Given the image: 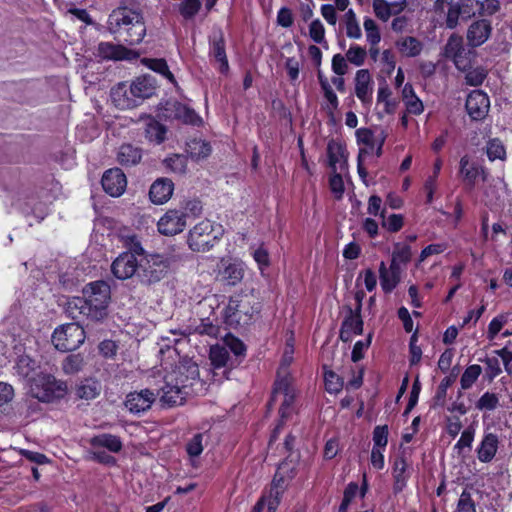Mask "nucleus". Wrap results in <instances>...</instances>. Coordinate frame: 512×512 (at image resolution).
<instances>
[{"label": "nucleus", "mask_w": 512, "mask_h": 512, "mask_svg": "<svg viewBox=\"0 0 512 512\" xmlns=\"http://www.w3.org/2000/svg\"><path fill=\"white\" fill-rule=\"evenodd\" d=\"M83 297H72L66 303V312L72 319L87 318L99 321L107 314L110 287L104 281H94L83 288Z\"/></svg>", "instance_id": "1"}, {"label": "nucleus", "mask_w": 512, "mask_h": 512, "mask_svg": "<svg viewBox=\"0 0 512 512\" xmlns=\"http://www.w3.org/2000/svg\"><path fill=\"white\" fill-rule=\"evenodd\" d=\"M106 28L115 38L129 45L139 44L146 35V26L141 11L120 5L108 16Z\"/></svg>", "instance_id": "2"}, {"label": "nucleus", "mask_w": 512, "mask_h": 512, "mask_svg": "<svg viewBox=\"0 0 512 512\" xmlns=\"http://www.w3.org/2000/svg\"><path fill=\"white\" fill-rule=\"evenodd\" d=\"M122 238L128 251L121 253L113 261L111 271L116 278L126 280L139 272L140 260L137 259V256H142L144 250L136 235H126Z\"/></svg>", "instance_id": "3"}, {"label": "nucleus", "mask_w": 512, "mask_h": 512, "mask_svg": "<svg viewBox=\"0 0 512 512\" xmlns=\"http://www.w3.org/2000/svg\"><path fill=\"white\" fill-rule=\"evenodd\" d=\"M67 386L65 382L57 380L47 373L36 374L31 378L29 393L41 402H52L65 396Z\"/></svg>", "instance_id": "4"}, {"label": "nucleus", "mask_w": 512, "mask_h": 512, "mask_svg": "<svg viewBox=\"0 0 512 512\" xmlns=\"http://www.w3.org/2000/svg\"><path fill=\"white\" fill-rule=\"evenodd\" d=\"M223 234L220 225L209 220H203L196 224L189 232L188 245L197 252L210 250Z\"/></svg>", "instance_id": "5"}, {"label": "nucleus", "mask_w": 512, "mask_h": 512, "mask_svg": "<svg viewBox=\"0 0 512 512\" xmlns=\"http://www.w3.org/2000/svg\"><path fill=\"white\" fill-rule=\"evenodd\" d=\"M258 309L251 305L248 297H231L225 309V320L230 326H246Z\"/></svg>", "instance_id": "6"}, {"label": "nucleus", "mask_w": 512, "mask_h": 512, "mask_svg": "<svg viewBox=\"0 0 512 512\" xmlns=\"http://www.w3.org/2000/svg\"><path fill=\"white\" fill-rule=\"evenodd\" d=\"M85 341V331L77 323H69L55 329L52 335V343L62 352L76 350Z\"/></svg>", "instance_id": "7"}, {"label": "nucleus", "mask_w": 512, "mask_h": 512, "mask_svg": "<svg viewBox=\"0 0 512 512\" xmlns=\"http://www.w3.org/2000/svg\"><path fill=\"white\" fill-rule=\"evenodd\" d=\"M170 261L160 254L146 255L140 260L138 277L147 284L160 281L168 272Z\"/></svg>", "instance_id": "8"}, {"label": "nucleus", "mask_w": 512, "mask_h": 512, "mask_svg": "<svg viewBox=\"0 0 512 512\" xmlns=\"http://www.w3.org/2000/svg\"><path fill=\"white\" fill-rule=\"evenodd\" d=\"M357 144L360 146L359 153L364 156L374 154L376 157L382 155L383 145L387 138L384 129L359 128L355 132Z\"/></svg>", "instance_id": "9"}, {"label": "nucleus", "mask_w": 512, "mask_h": 512, "mask_svg": "<svg viewBox=\"0 0 512 512\" xmlns=\"http://www.w3.org/2000/svg\"><path fill=\"white\" fill-rule=\"evenodd\" d=\"M296 395L297 391L293 380L276 378L271 401L280 402L279 413L282 422L291 415L293 411L292 405Z\"/></svg>", "instance_id": "10"}, {"label": "nucleus", "mask_w": 512, "mask_h": 512, "mask_svg": "<svg viewBox=\"0 0 512 512\" xmlns=\"http://www.w3.org/2000/svg\"><path fill=\"white\" fill-rule=\"evenodd\" d=\"M458 174L469 190L476 186L478 180L485 182L488 177L487 170L467 154L460 158Z\"/></svg>", "instance_id": "11"}, {"label": "nucleus", "mask_w": 512, "mask_h": 512, "mask_svg": "<svg viewBox=\"0 0 512 512\" xmlns=\"http://www.w3.org/2000/svg\"><path fill=\"white\" fill-rule=\"evenodd\" d=\"M187 226V213L182 209L168 210L157 222L160 234L173 236L181 233Z\"/></svg>", "instance_id": "12"}, {"label": "nucleus", "mask_w": 512, "mask_h": 512, "mask_svg": "<svg viewBox=\"0 0 512 512\" xmlns=\"http://www.w3.org/2000/svg\"><path fill=\"white\" fill-rule=\"evenodd\" d=\"M95 56L104 61L135 60L139 54L121 44L100 42L96 48Z\"/></svg>", "instance_id": "13"}, {"label": "nucleus", "mask_w": 512, "mask_h": 512, "mask_svg": "<svg viewBox=\"0 0 512 512\" xmlns=\"http://www.w3.org/2000/svg\"><path fill=\"white\" fill-rule=\"evenodd\" d=\"M189 393V390L179 384L176 375L167 374L161 387L160 401L168 406L181 405Z\"/></svg>", "instance_id": "14"}, {"label": "nucleus", "mask_w": 512, "mask_h": 512, "mask_svg": "<svg viewBox=\"0 0 512 512\" xmlns=\"http://www.w3.org/2000/svg\"><path fill=\"white\" fill-rule=\"evenodd\" d=\"M283 469L284 466L279 467L271 483L269 491L263 494L260 498L266 508V512H276L284 491L286 490L287 484L284 476L282 475Z\"/></svg>", "instance_id": "15"}, {"label": "nucleus", "mask_w": 512, "mask_h": 512, "mask_svg": "<svg viewBox=\"0 0 512 512\" xmlns=\"http://www.w3.org/2000/svg\"><path fill=\"white\" fill-rule=\"evenodd\" d=\"M183 336L190 335H206L211 338H216L219 335V326L215 323V319L209 317L205 318H191L189 323L179 330Z\"/></svg>", "instance_id": "16"}, {"label": "nucleus", "mask_w": 512, "mask_h": 512, "mask_svg": "<svg viewBox=\"0 0 512 512\" xmlns=\"http://www.w3.org/2000/svg\"><path fill=\"white\" fill-rule=\"evenodd\" d=\"M164 112L167 118L176 119L185 124L198 125L202 121L193 109L176 100L167 101Z\"/></svg>", "instance_id": "17"}, {"label": "nucleus", "mask_w": 512, "mask_h": 512, "mask_svg": "<svg viewBox=\"0 0 512 512\" xmlns=\"http://www.w3.org/2000/svg\"><path fill=\"white\" fill-rule=\"evenodd\" d=\"M209 55L218 63V69L225 74L229 70L228 59L225 49V39L220 29L214 30L209 37Z\"/></svg>", "instance_id": "18"}, {"label": "nucleus", "mask_w": 512, "mask_h": 512, "mask_svg": "<svg viewBox=\"0 0 512 512\" xmlns=\"http://www.w3.org/2000/svg\"><path fill=\"white\" fill-rule=\"evenodd\" d=\"M465 106L473 120H482L488 114L490 101L486 93L474 90L468 95Z\"/></svg>", "instance_id": "19"}, {"label": "nucleus", "mask_w": 512, "mask_h": 512, "mask_svg": "<svg viewBox=\"0 0 512 512\" xmlns=\"http://www.w3.org/2000/svg\"><path fill=\"white\" fill-rule=\"evenodd\" d=\"M355 95L363 105L370 106L373 99L374 82L367 69H360L355 74Z\"/></svg>", "instance_id": "20"}, {"label": "nucleus", "mask_w": 512, "mask_h": 512, "mask_svg": "<svg viewBox=\"0 0 512 512\" xmlns=\"http://www.w3.org/2000/svg\"><path fill=\"white\" fill-rule=\"evenodd\" d=\"M127 180L125 174L119 168L107 170L102 177V187L112 197H119L126 189Z\"/></svg>", "instance_id": "21"}, {"label": "nucleus", "mask_w": 512, "mask_h": 512, "mask_svg": "<svg viewBox=\"0 0 512 512\" xmlns=\"http://www.w3.org/2000/svg\"><path fill=\"white\" fill-rule=\"evenodd\" d=\"M156 395L149 389L130 392L126 396L125 407L134 414H139L150 409Z\"/></svg>", "instance_id": "22"}, {"label": "nucleus", "mask_w": 512, "mask_h": 512, "mask_svg": "<svg viewBox=\"0 0 512 512\" xmlns=\"http://www.w3.org/2000/svg\"><path fill=\"white\" fill-rule=\"evenodd\" d=\"M168 375H176L177 381L184 389L189 390L195 382L199 380V367L192 361H186L168 373Z\"/></svg>", "instance_id": "23"}, {"label": "nucleus", "mask_w": 512, "mask_h": 512, "mask_svg": "<svg viewBox=\"0 0 512 512\" xmlns=\"http://www.w3.org/2000/svg\"><path fill=\"white\" fill-rule=\"evenodd\" d=\"M363 332V321L361 313L354 312L352 308H348V314L344 318L341 329L340 339L343 342H350L354 335H360Z\"/></svg>", "instance_id": "24"}, {"label": "nucleus", "mask_w": 512, "mask_h": 512, "mask_svg": "<svg viewBox=\"0 0 512 512\" xmlns=\"http://www.w3.org/2000/svg\"><path fill=\"white\" fill-rule=\"evenodd\" d=\"M131 86L127 83H118L111 89V99L119 109H131L138 106V100L130 93Z\"/></svg>", "instance_id": "25"}, {"label": "nucleus", "mask_w": 512, "mask_h": 512, "mask_svg": "<svg viewBox=\"0 0 512 512\" xmlns=\"http://www.w3.org/2000/svg\"><path fill=\"white\" fill-rule=\"evenodd\" d=\"M130 93L138 100V105L146 98L155 94L157 81L152 75H144L136 78L131 84Z\"/></svg>", "instance_id": "26"}, {"label": "nucleus", "mask_w": 512, "mask_h": 512, "mask_svg": "<svg viewBox=\"0 0 512 512\" xmlns=\"http://www.w3.org/2000/svg\"><path fill=\"white\" fill-rule=\"evenodd\" d=\"M492 27L487 20L473 22L467 31V40L470 46L478 47L485 43L491 35Z\"/></svg>", "instance_id": "27"}, {"label": "nucleus", "mask_w": 512, "mask_h": 512, "mask_svg": "<svg viewBox=\"0 0 512 512\" xmlns=\"http://www.w3.org/2000/svg\"><path fill=\"white\" fill-rule=\"evenodd\" d=\"M498 446V436L494 433H486L476 448L478 460L482 463L491 462L497 454Z\"/></svg>", "instance_id": "28"}, {"label": "nucleus", "mask_w": 512, "mask_h": 512, "mask_svg": "<svg viewBox=\"0 0 512 512\" xmlns=\"http://www.w3.org/2000/svg\"><path fill=\"white\" fill-rule=\"evenodd\" d=\"M402 268L392 266H386L385 262L382 261L379 264V278L382 290L385 293L392 292L400 282Z\"/></svg>", "instance_id": "29"}, {"label": "nucleus", "mask_w": 512, "mask_h": 512, "mask_svg": "<svg viewBox=\"0 0 512 512\" xmlns=\"http://www.w3.org/2000/svg\"><path fill=\"white\" fill-rule=\"evenodd\" d=\"M174 184L168 178H159L153 182L149 190V196L154 204H164L172 196Z\"/></svg>", "instance_id": "30"}, {"label": "nucleus", "mask_w": 512, "mask_h": 512, "mask_svg": "<svg viewBox=\"0 0 512 512\" xmlns=\"http://www.w3.org/2000/svg\"><path fill=\"white\" fill-rule=\"evenodd\" d=\"M463 40L460 36L452 35L445 45V56L453 60L458 69L464 70L466 67L464 59Z\"/></svg>", "instance_id": "31"}, {"label": "nucleus", "mask_w": 512, "mask_h": 512, "mask_svg": "<svg viewBox=\"0 0 512 512\" xmlns=\"http://www.w3.org/2000/svg\"><path fill=\"white\" fill-rule=\"evenodd\" d=\"M406 4V0L394 3H388L386 0H373L372 7L376 17L386 22L393 14L403 11Z\"/></svg>", "instance_id": "32"}, {"label": "nucleus", "mask_w": 512, "mask_h": 512, "mask_svg": "<svg viewBox=\"0 0 512 512\" xmlns=\"http://www.w3.org/2000/svg\"><path fill=\"white\" fill-rule=\"evenodd\" d=\"M89 443L93 448H106L112 453H118L123 448L120 437L109 433L96 435L89 440Z\"/></svg>", "instance_id": "33"}, {"label": "nucleus", "mask_w": 512, "mask_h": 512, "mask_svg": "<svg viewBox=\"0 0 512 512\" xmlns=\"http://www.w3.org/2000/svg\"><path fill=\"white\" fill-rule=\"evenodd\" d=\"M402 100L409 114L420 115L424 111L423 102L415 94V91L410 83H406L402 89Z\"/></svg>", "instance_id": "34"}, {"label": "nucleus", "mask_w": 512, "mask_h": 512, "mask_svg": "<svg viewBox=\"0 0 512 512\" xmlns=\"http://www.w3.org/2000/svg\"><path fill=\"white\" fill-rule=\"evenodd\" d=\"M396 48L405 57H416L423 49V44L420 40L412 36L400 37L396 43Z\"/></svg>", "instance_id": "35"}, {"label": "nucleus", "mask_w": 512, "mask_h": 512, "mask_svg": "<svg viewBox=\"0 0 512 512\" xmlns=\"http://www.w3.org/2000/svg\"><path fill=\"white\" fill-rule=\"evenodd\" d=\"M142 158L141 149L130 144H123L117 152V160L122 166H134Z\"/></svg>", "instance_id": "36"}, {"label": "nucleus", "mask_w": 512, "mask_h": 512, "mask_svg": "<svg viewBox=\"0 0 512 512\" xmlns=\"http://www.w3.org/2000/svg\"><path fill=\"white\" fill-rule=\"evenodd\" d=\"M37 368L38 363L28 355L20 356L14 366L16 374L23 379H27L29 384L31 383V378H34L37 374Z\"/></svg>", "instance_id": "37"}, {"label": "nucleus", "mask_w": 512, "mask_h": 512, "mask_svg": "<svg viewBox=\"0 0 512 512\" xmlns=\"http://www.w3.org/2000/svg\"><path fill=\"white\" fill-rule=\"evenodd\" d=\"M408 468L409 464L404 456H399L395 459L392 474L395 480L396 490L400 491L406 485L409 477Z\"/></svg>", "instance_id": "38"}, {"label": "nucleus", "mask_w": 512, "mask_h": 512, "mask_svg": "<svg viewBox=\"0 0 512 512\" xmlns=\"http://www.w3.org/2000/svg\"><path fill=\"white\" fill-rule=\"evenodd\" d=\"M187 153L193 160L199 161L211 154V146L202 139H192L187 143Z\"/></svg>", "instance_id": "39"}, {"label": "nucleus", "mask_w": 512, "mask_h": 512, "mask_svg": "<svg viewBox=\"0 0 512 512\" xmlns=\"http://www.w3.org/2000/svg\"><path fill=\"white\" fill-rule=\"evenodd\" d=\"M323 95V102L321 103V108L326 112L329 118L334 119L335 114L339 108V99L337 94L332 88V85L321 90Z\"/></svg>", "instance_id": "40"}, {"label": "nucleus", "mask_w": 512, "mask_h": 512, "mask_svg": "<svg viewBox=\"0 0 512 512\" xmlns=\"http://www.w3.org/2000/svg\"><path fill=\"white\" fill-rule=\"evenodd\" d=\"M343 23L348 38L358 40L362 37V30L353 9L346 11L343 16Z\"/></svg>", "instance_id": "41"}, {"label": "nucleus", "mask_w": 512, "mask_h": 512, "mask_svg": "<svg viewBox=\"0 0 512 512\" xmlns=\"http://www.w3.org/2000/svg\"><path fill=\"white\" fill-rule=\"evenodd\" d=\"M101 386L96 380L86 379L76 389V395L85 400L95 399L100 394Z\"/></svg>", "instance_id": "42"}, {"label": "nucleus", "mask_w": 512, "mask_h": 512, "mask_svg": "<svg viewBox=\"0 0 512 512\" xmlns=\"http://www.w3.org/2000/svg\"><path fill=\"white\" fill-rule=\"evenodd\" d=\"M411 247L407 244L397 243L392 252L391 265L402 268L411 260Z\"/></svg>", "instance_id": "43"}, {"label": "nucleus", "mask_w": 512, "mask_h": 512, "mask_svg": "<svg viewBox=\"0 0 512 512\" xmlns=\"http://www.w3.org/2000/svg\"><path fill=\"white\" fill-rule=\"evenodd\" d=\"M165 134L166 128L158 121L154 119H149L146 122L145 136L149 141L155 142L156 144H160L161 142L164 141Z\"/></svg>", "instance_id": "44"}, {"label": "nucleus", "mask_w": 512, "mask_h": 512, "mask_svg": "<svg viewBox=\"0 0 512 512\" xmlns=\"http://www.w3.org/2000/svg\"><path fill=\"white\" fill-rule=\"evenodd\" d=\"M485 151L490 161L506 159V148L499 138H491L486 142Z\"/></svg>", "instance_id": "45"}, {"label": "nucleus", "mask_w": 512, "mask_h": 512, "mask_svg": "<svg viewBox=\"0 0 512 512\" xmlns=\"http://www.w3.org/2000/svg\"><path fill=\"white\" fill-rule=\"evenodd\" d=\"M474 437L475 429L473 427H468L461 433L459 440L454 445V450L459 456L465 457L466 453L471 450Z\"/></svg>", "instance_id": "46"}, {"label": "nucleus", "mask_w": 512, "mask_h": 512, "mask_svg": "<svg viewBox=\"0 0 512 512\" xmlns=\"http://www.w3.org/2000/svg\"><path fill=\"white\" fill-rule=\"evenodd\" d=\"M209 358L213 367L220 369L227 366L230 355L225 346L214 345L210 348Z\"/></svg>", "instance_id": "47"}, {"label": "nucleus", "mask_w": 512, "mask_h": 512, "mask_svg": "<svg viewBox=\"0 0 512 512\" xmlns=\"http://www.w3.org/2000/svg\"><path fill=\"white\" fill-rule=\"evenodd\" d=\"M482 373V367L478 364L469 365L460 378V385L463 390L470 389Z\"/></svg>", "instance_id": "48"}, {"label": "nucleus", "mask_w": 512, "mask_h": 512, "mask_svg": "<svg viewBox=\"0 0 512 512\" xmlns=\"http://www.w3.org/2000/svg\"><path fill=\"white\" fill-rule=\"evenodd\" d=\"M293 353L294 348L293 345L290 343H287L286 348L284 350L280 366L277 371V377L276 378H286L287 380H293L288 368L290 364L293 361Z\"/></svg>", "instance_id": "49"}, {"label": "nucleus", "mask_w": 512, "mask_h": 512, "mask_svg": "<svg viewBox=\"0 0 512 512\" xmlns=\"http://www.w3.org/2000/svg\"><path fill=\"white\" fill-rule=\"evenodd\" d=\"M142 62L151 70L163 75L171 83L175 82L174 75L169 70L167 62L164 59H143Z\"/></svg>", "instance_id": "50"}, {"label": "nucleus", "mask_w": 512, "mask_h": 512, "mask_svg": "<svg viewBox=\"0 0 512 512\" xmlns=\"http://www.w3.org/2000/svg\"><path fill=\"white\" fill-rule=\"evenodd\" d=\"M363 27L366 33L367 42L370 45L378 46L381 41V34L376 22L370 17H365Z\"/></svg>", "instance_id": "51"}, {"label": "nucleus", "mask_w": 512, "mask_h": 512, "mask_svg": "<svg viewBox=\"0 0 512 512\" xmlns=\"http://www.w3.org/2000/svg\"><path fill=\"white\" fill-rule=\"evenodd\" d=\"M83 365L84 360L80 354H71L63 360L62 369L65 374H75L82 369Z\"/></svg>", "instance_id": "52"}, {"label": "nucleus", "mask_w": 512, "mask_h": 512, "mask_svg": "<svg viewBox=\"0 0 512 512\" xmlns=\"http://www.w3.org/2000/svg\"><path fill=\"white\" fill-rule=\"evenodd\" d=\"M164 165L171 172L184 174L187 170V160L183 155L175 154L164 160Z\"/></svg>", "instance_id": "53"}, {"label": "nucleus", "mask_w": 512, "mask_h": 512, "mask_svg": "<svg viewBox=\"0 0 512 512\" xmlns=\"http://www.w3.org/2000/svg\"><path fill=\"white\" fill-rule=\"evenodd\" d=\"M345 56L348 62L359 67L364 64L365 59L367 57V51L365 48L359 45H351L347 50Z\"/></svg>", "instance_id": "54"}, {"label": "nucleus", "mask_w": 512, "mask_h": 512, "mask_svg": "<svg viewBox=\"0 0 512 512\" xmlns=\"http://www.w3.org/2000/svg\"><path fill=\"white\" fill-rule=\"evenodd\" d=\"M243 269L239 264H229L223 271V277L229 285H236L243 279Z\"/></svg>", "instance_id": "55"}, {"label": "nucleus", "mask_w": 512, "mask_h": 512, "mask_svg": "<svg viewBox=\"0 0 512 512\" xmlns=\"http://www.w3.org/2000/svg\"><path fill=\"white\" fill-rule=\"evenodd\" d=\"M499 405V398L495 393L485 392L476 402V408L481 411H492Z\"/></svg>", "instance_id": "56"}, {"label": "nucleus", "mask_w": 512, "mask_h": 512, "mask_svg": "<svg viewBox=\"0 0 512 512\" xmlns=\"http://www.w3.org/2000/svg\"><path fill=\"white\" fill-rule=\"evenodd\" d=\"M200 8V0H183L179 5V12L185 19H191L198 13Z\"/></svg>", "instance_id": "57"}, {"label": "nucleus", "mask_w": 512, "mask_h": 512, "mask_svg": "<svg viewBox=\"0 0 512 512\" xmlns=\"http://www.w3.org/2000/svg\"><path fill=\"white\" fill-rule=\"evenodd\" d=\"M324 381L329 393H338L343 387V380L333 371H325Z\"/></svg>", "instance_id": "58"}, {"label": "nucleus", "mask_w": 512, "mask_h": 512, "mask_svg": "<svg viewBox=\"0 0 512 512\" xmlns=\"http://www.w3.org/2000/svg\"><path fill=\"white\" fill-rule=\"evenodd\" d=\"M460 18H462L460 4L450 2L445 20L446 26L450 29L455 28L458 25Z\"/></svg>", "instance_id": "59"}, {"label": "nucleus", "mask_w": 512, "mask_h": 512, "mask_svg": "<svg viewBox=\"0 0 512 512\" xmlns=\"http://www.w3.org/2000/svg\"><path fill=\"white\" fill-rule=\"evenodd\" d=\"M507 321L508 317L504 314L494 317L488 325L487 338L489 340L495 339L496 335L501 331Z\"/></svg>", "instance_id": "60"}, {"label": "nucleus", "mask_w": 512, "mask_h": 512, "mask_svg": "<svg viewBox=\"0 0 512 512\" xmlns=\"http://www.w3.org/2000/svg\"><path fill=\"white\" fill-rule=\"evenodd\" d=\"M309 36L318 44H322L325 41V28L319 19H315L310 23Z\"/></svg>", "instance_id": "61"}, {"label": "nucleus", "mask_w": 512, "mask_h": 512, "mask_svg": "<svg viewBox=\"0 0 512 512\" xmlns=\"http://www.w3.org/2000/svg\"><path fill=\"white\" fill-rule=\"evenodd\" d=\"M224 346L229 349L235 356H243L245 354V346L243 342L233 335H226Z\"/></svg>", "instance_id": "62"}, {"label": "nucleus", "mask_w": 512, "mask_h": 512, "mask_svg": "<svg viewBox=\"0 0 512 512\" xmlns=\"http://www.w3.org/2000/svg\"><path fill=\"white\" fill-rule=\"evenodd\" d=\"M480 0H464L460 5L462 19H469L475 15H480Z\"/></svg>", "instance_id": "63"}, {"label": "nucleus", "mask_w": 512, "mask_h": 512, "mask_svg": "<svg viewBox=\"0 0 512 512\" xmlns=\"http://www.w3.org/2000/svg\"><path fill=\"white\" fill-rule=\"evenodd\" d=\"M455 512H476L475 503L470 493L466 491L461 493Z\"/></svg>", "instance_id": "64"}]
</instances>
